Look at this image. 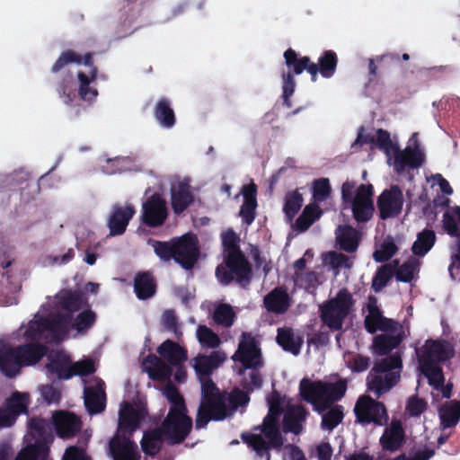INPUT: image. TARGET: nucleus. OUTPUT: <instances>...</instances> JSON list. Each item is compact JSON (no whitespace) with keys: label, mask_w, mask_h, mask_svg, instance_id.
Instances as JSON below:
<instances>
[{"label":"nucleus","mask_w":460,"mask_h":460,"mask_svg":"<svg viewBox=\"0 0 460 460\" xmlns=\"http://www.w3.org/2000/svg\"><path fill=\"white\" fill-rule=\"evenodd\" d=\"M153 0H122V13L119 17L121 29L118 30V38L126 37L132 31H128L131 24L139 17L143 7Z\"/></svg>","instance_id":"21"},{"label":"nucleus","mask_w":460,"mask_h":460,"mask_svg":"<svg viewBox=\"0 0 460 460\" xmlns=\"http://www.w3.org/2000/svg\"><path fill=\"white\" fill-rule=\"evenodd\" d=\"M93 54L84 56L72 49L63 51L51 66V74L57 84L56 90L64 103L70 105L78 96L82 101L92 102L98 91L92 86L98 75L93 65Z\"/></svg>","instance_id":"1"},{"label":"nucleus","mask_w":460,"mask_h":460,"mask_svg":"<svg viewBox=\"0 0 460 460\" xmlns=\"http://www.w3.org/2000/svg\"><path fill=\"white\" fill-rule=\"evenodd\" d=\"M164 440L165 435L158 427L145 431L141 440L143 452L148 456H155L162 449Z\"/></svg>","instance_id":"40"},{"label":"nucleus","mask_w":460,"mask_h":460,"mask_svg":"<svg viewBox=\"0 0 460 460\" xmlns=\"http://www.w3.org/2000/svg\"><path fill=\"white\" fill-rule=\"evenodd\" d=\"M262 432L261 434L243 433L242 440L252 448L256 456L265 460H270V449L280 450L283 444V437L279 431V428L258 426L254 428Z\"/></svg>","instance_id":"10"},{"label":"nucleus","mask_w":460,"mask_h":460,"mask_svg":"<svg viewBox=\"0 0 460 460\" xmlns=\"http://www.w3.org/2000/svg\"><path fill=\"white\" fill-rule=\"evenodd\" d=\"M51 420H53V427L55 434L62 439H69L82 429V420L74 412L58 410L52 413Z\"/></svg>","instance_id":"18"},{"label":"nucleus","mask_w":460,"mask_h":460,"mask_svg":"<svg viewBox=\"0 0 460 460\" xmlns=\"http://www.w3.org/2000/svg\"><path fill=\"white\" fill-rule=\"evenodd\" d=\"M164 394L169 402V411L158 428L165 435L168 445H179L190 434L193 421L188 415L185 400L176 386H167Z\"/></svg>","instance_id":"3"},{"label":"nucleus","mask_w":460,"mask_h":460,"mask_svg":"<svg viewBox=\"0 0 460 460\" xmlns=\"http://www.w3.org/2000/svg\"><path fill=\"white\" fill-rule=\"evenodd\" d=\"M146 413L145 409H136L131 404L125 402L119 411L117 432L133 436V433L138 429L141 420L145 419Z\"/></svg>","instance_id":"23"},{"label":"nucleus","mask_w":460,"mask_h":460,"mask_svg":"<svg viewBox=\"0 0 460 460\" xmlns=\"http://www.w3.org/2000/svg\"><path fill=\"white\" fill-rule=\"evenodd\" d=\"M156 350L170 365H181L188 358L187 349L172 340L164 341Z\"/></svg>","instance_id":"36"},{"label":"nucleus","mask_w":460,"mask_h":460,"mask_svg":"<svg viewBox=\"0 0 460 460\" xmlns=\"http://www.w3.org/2000/svg\"><path fill=\"white\" fill-rule=\"evenodd\" d=\"M57 303L66 314H71L72 315L73 313L84 307V304L86 306H89L80 291L71 289H62L57 295Z\"/></svg>","instance_id":"34"},{"label":"nucleus","mask_w":460,"mask_h":460,"mask_svg":"<svg viewBox=\"0 0 460 460\" xmlns=\"http://www.w3.org/2000/svg\"><path fill=\"white\" fill-rule=\"evenodd\" d=\"M402 364L401 357L394 353L376 358V396L388 392L400 380Z\"/></svg>","instance_id":"11"},{"label":"nucleus","mask_w":460,"mask_h":460,"mask_svg":"<svg viewBox=\"0 0 460 460\" xmlns=\"http://www.w3.org/2000/svg\"><path fill=\"white\" fill-rule=\"evenodd\" d=\"M418 260L411 258L400 267L397 266V269L395 270V277L399 281L410 282L418 271Z\"/></svg>","instance_id":"55"},{"label":"nucleus","mask_w":460,"mask_h":460,"mask_svg":"<svg viewBox=\"0 0 460 460\" xmlns=\"http://www.w3.org/2000/svg\"><path fill=\"white\" fill-rule=\"evenodd\" d=\"M112 460H140V453L132 436L116 432L109 442Z\"/></svg>","instance_id":"17"},{"label":"nucleus","mask_w":460,"mask_h":460,"mask_svg":"<svg viewBox=\"0 0 460 460\" xmlns=\"http://www.w3.org/2000/svg\"><path fill=\"white\" fill-rule=\"evenodd\" d=\"M30 403L29 394L13 392L0 408V429L13 426L21 414H27Z\"/></svg>","instance_id":"15"},{"label":"nucleus","mask_w":460,"mask_h":460,"mask_svg":"<svg viewBox=\"0 0 460 460\" xmlns=\"http://www.w3.org/2000/svg\"><path fill=\"white\" fill-rule=\"evenodd\" d=\"M97 314L91 308H86L80 312L75 318L72 320L71 328L80 334H86L94 325Z\"/></svg>","instance_id":"45"},{"label":"nucleus","mask_w":460,"mask_h":460,"mask_svg":"<svg viewBox=\"0 0 460 460\" xmlns=\"http://www.w3.org/2000/svg\"><path fill=\"white\" fill-rule=\"evenodd\" d=\"M372 184H360L357 187L355 181H346L341 186L343 208H351L353 217L358 223H365L372 217Z\"/></svg>","instance_id":"7"},{"label":"nucleus","mask_w":460,"mask_h":460,"mask_svg":"<svg viewBox=\"0 0 460 460\" xmlns=\"http://www.w3.org/2000/svg\"><path fill=\"white\" fill-rule=\"evenodd\" d=\"M252 371L249 378H244L241 382V385L247 393H252L255 389H260L262 386V376L258 370L259 368H250Z\"/></svg>","instance_id":"61"},{"label":"nucleus","mask_w":460,"mask_h":460,"mask_svg":"<svg viewBox=\"0 0 460 460\" xmlns=\"http://www.w3.org/2000/svg\"><path fill=\"white\" fill-rule=\"evenodd\" d=\"M399 261L394 260L381 266L376 272V292L386 286L388 281L395 275Z\"/></svg>","instance_id":"50"},{"label":"nucleus","mask_w":460,"mask_h":460,"mask_svg":"<svg viewBox=\"0 0 460 460\" xmlns=\"http://www.w3.org/2000/svg\"><path fill=\"white\" fill-rule=\"evenodd\" d=\"M263 304L268 312L277 314L286 313L290 307V296L282 287H277L263 298Z\"/></svg>","instance_id":"31"},{"label":"nucleus","mask_w":460,"mask_h":460,"mask_svg":"<svg viewBox=\"0 0 460 460\" xmlns=\"http://www.w3.org/2000/svg\"><path fill=\"white\" fill-rule=\"evenodd\" d=\"M22 365L13 347H9L0 352V371L9 378H13L21 373Z\"/></svg>","instance_id":"38"},{"label":"nucleus","mask_w":460,"mask_h":460,"mask_svg":"<svg viewBox=\"0 0 460 460\" xmlns=\"http://www.w3.org/2000/svg\"><path fill=\"white\" fill-rule=\"evenodd\" d=\"M347 391L346 380L341 379L334 383L323 382L321 380L311 381L303 378L299 384V393L304 401L311 403L314 410L323 414L321 428L332 431L344 418L343 406L332 404L340 401Z\"/></svg>","instance_id":"2"},{"label":"nucleus","mask_w":460,"mask_h":460,"mask_svg":"<svg viewBox=\"0 0 460 460\" xmlns=\"http://www.w3.org/2000/svg\"><path fill=\"white\" fill-rule=\"evenodd\" d=\"M193 360V367L201 382L202 380L210 378L213 370L217 368L226 360V354L216 350L211 352L208 356L198 355Z\"/></svg>","instance_id":"26"},{"label":"nucleus","mask_w":460,"mask_h":460,"mask_svg":"<svg viewBox=\"0 0 460 460\" xmlns=\"http://www.w3.org/2000/svg\"><path fill=\"white\" fill-rule=\"evenodd\" d=\"M168 217L166 201L158 193L151 195L142 205L141 222L148 227L164 225Z\"/></svg>","instance_id":"16"},{"label":"nucleus","mask_w":460,"mask_h":460,"mask_svg":"<svg viewBox=\"0 0 460 460\" xmlns=\"http://www.w3.org/2000/svg\"><path fill=\"white\" fill-rule=\"evenodd\" d=\"M28 430L35 440H41L53 443L54 427L53 420L39 416H33L28 420Z\"/></svg>","instance_id":"33"},{"label":"nucleus","mask_w":460,"mask_h":460,"mask_svg":"<svg viewBox=\"0 0 460 460\" xmlns=\"http://www.w3.org/2000/svg\"><path fill=\"white\" fill-rule=\"evenodd\" d=\"M354 413L358 423L374 422V399L369 395L359 396L354 407Z\"/></svg>","instance_id":"41"},{"label":"nucleus","mask_w":460,"mask_h":460,"mask_svg":"<svg viewBox=\"0 0 460 460\" xmlns=\"http://www.w3.org/2000/svg\"><path fill=\"white\" fill-rule=\"evenodd\" d=\"M377 204L382 219L396 217L401 213L403 205L402 190L395 185L385 190L378 197Z\"/></svg>","instance_id":"19"},{"label":"nucleus","mask_w":460,"mask_h":460,"mask_svg":"<svg viewBox=\"0 0 460 460\" xmlns=\"http://www.w3.org/2000/svg\"><path fill=\"white\" fill-rule=\"evenodd\" d=\"M337 243L340 249L347 252H355L358 246V232L350 226H340Z\"/></svg>","instance_id":"43"},{"label":"nucleus","mask_w":460,"mask_h":460,"mask_svg":"<svg viewBox=\"0 0 460 460\" xmlns=\"http://www.w3.org/2000/svg\"><path fill=\"white\" fill-rule=\"evenodd\" d=\"M242 194L243 196V202L241 206L239 215L243 223L251 225L256 217L257 208V186L256 184H245L242 188Z\"/></svg>","instance_id":"30"},{"label":"nucleus","mask_w":460,"mask_h":460,"mask_svg":"<svg viewBox=\"0 0 460 460\" xmlns=\"http://www.w3.org/2000/svg\"><path fill=\"white\" fill-rule=\"evenodd\" d=\"M232 359L241 364L236 371L239 376L244 375L248 368L263 367L260 345L251 332H243L238 348L232 356Z\"/></svg>","instance_id":"13"},{"label":"nucleus","mask_w":460,"mask_h":460,"mask_svg":"<svg viewBox=\"0 0 460 460\" xmlns=\"http://www.w3.org/2000/svg\"><path fill=\"white\" fill-rule=\"evenodd\" d=\"M155 255L164 262L174 261V238L170 241H159L150 239Z\"/></svg>","instance_id":"48"},{"label":"nucleus","mask_w":460,"mask_h":460,"mask_svg":"<svg viewBox=\"0 0 460 460\" xmlns=\"http://www.w3.org/2000/svg\"><path fill=\"white\" fill-rule=\"evenodd\" d=\"M174 261L182 269L192 270L199 258V247L195 234H185L174 238Z\"/></svg>","instance_id":"14"},{"label":"nucleus","mask_w":460,"mask_h":460,"mask_svg":"<svg viewBox=\"0 0 460 460\" xmlns=\"http://www.w3.org/2000/svg\"><path fill=\"white\" fill-rule=\"evenodd\" d=\"M404 432L402 424L398 420H393L391 425L385 429L380 438V444L383 449L394 452L398 450L403 442Z\"/></svg>","instance_id":"35"},{"label":"nucleus","mask_w":460,"mask_h":460,"mask_svg":"<svg viewBox=\"0 0 460 460\" xmlns=\"http://www.w3.org/2000/svg\"><path fill=\"white\" fill-rule=\"evenodd\" d=\"M249 394L245 390H240L239 388H234L231 393H227L226 403L229 409V415L239 407L248 404L250 401Z\"/></svg>","instance_id":"52"},{"label":"nucleus","mask_w":460,"mask_h":460,"mask_svg":"<svg viewBox=\"0 0 460 460\" xmlns=\"http://www.w3.org/2000/svg\"><path fill=\"white\" fill-rule=\"evenodd\" d=\"M136 214L133 205H114L108 219L111 235H121L125 233L130 219Z\"/></svg>","instance_id":"22"},{"label":"nucleus","mask_w":460,"mask_h":460,"mask_svg":"<svg viewBox=\"0 0 460 460\" xmlns=\"http://www.w3.org/2000/svg\"><path fill=\"white\" fill-rule=\"evenodd\" d=\"M162 324L166 331L172 332L176 339H181L182 332L173 310L168 309L163 313Z\"/></svg>","instance_id":"57"},{"label":"nucleus","mask_w":460,"mask_h":460,"mask_svg":"<svg viewBox=\"0 0 460 460\" xmlns=\"http://www.w3.org/2000/svg\"><path fill=\"white\" fill-rule=\"evenodd\" d=\"M94 363L92 358H87L73 363V376H86L95 372Z\"/></svg>","instance_id":"62"},{"label":"nucleus","mask_w":460,"mask_h":460,"mask_svg":"<svg viewBox=\"0 0 460 460\" xmlns=\"http://www.w3.org/2000/svg\"><path fill=\"white\" fill-rule=\"evenodd\" d=\"M376 148L386 156V162L397 173L404 172L406 168H419L423 163V154L417 144V133H414L409 145L401 150L397 137H392L385 129L376 130Z\"/></svg>","instance_id":"4"},{"label":"nucleus","mask_w":460,"mask_h":460,"mask_svg":"<svg viewBox=\"0 0 460 460\" xmlns=\"http://www.w3.org/2000/svg\"><path fill=\"white\" fill-rule=\"evenodd\" d=\"M353 305L352 295L347 288H341L335 297L325 301L319 306L321 322L332 331H340Z\"/></svg>","instance_id":"8"},{"label":"nucleus","mask_w":460,"mask_h":460,"mask_svg":"<svg viewBox=\"0 0 460 460\" xmlns=\"http://www.w3.org/2000/svg\"><path fill=\"white\" fill-rule=\"evenodd\" d=\"M439 416L444 429L456 425L460 420V402H451L442 407Z\"/></svg>","instance_id":"47"},{"label":"nucleus","mask_w":460,"mask_h":460,"mask_svg":"<svg viewBox=\"0 0 460 460\" xmlns=\"http://www.w3.org/2000/svg\"><path fill=\"white\" fill-rule=\"evenodd\" d=\"M308 414L306 408L302 404L288 406L283 417V432L295 435L301 434L304 429L303 423L305 421Z\"/></svg>","instance_id":"25"},{"label":"nucleus","mask_w":460,"mask_h":460,"mask_svg":"<svg viewBox=\"0 0 460 460\" xmlns=\"http://www.w3.org/2000/svg\"><path fill=\"white\" fill-rule=\"evenodd\" d=\"M154 116L160 126L164 128H171L176 123V117L171 101L165 97L157 101L154 108Z\"/></svg>","instance_id":"39"},{"label":"nucleus","mask_w":460,"mask_h":460,"mask_svg":"<svg viewBox=\"0 0 460 460\" xmlns=\"http://www.w3.org/2000/svg\"><path fill=\"white\" fill-rule=\"evenodd\" d=\"M436 234L434 231L425 229L420 232L413 243L411 250L415 255L424 256L434 245Z\"/></svg>","instance_id":"46"},{"label":"nucleus","mask_w":460,"mask_h":460,"mask_svg":"<svg viewBox=\"0 0 460 460\" xmlns=\"http://www.w3.org/2000/svg\"><path fill=\"white\" fill-rule=\"evenodd\" d=\"M454 355L452 347L446 342L428 341L420 356V365L422 373L428 378L429 384L436 390L442 392L444 397L451 394L452 385H444L445 378L440 363Z\"/></svg>","instance_id":"5"},{"label":"nucleus","mask_w":460,"mask_h":460,"mask_svg":"<svg viewBox=\"0 0 460 460\" xmlns=\"http://www.w3.org/2000/svg\"><path fill=\"white\" fill-rule=\"evenodd\" d=\"M104 382L95 379V385L84 388V405L91 414H97L105 409Z\"/></svg>","instance_id":"27"},{"label":"nucleus","mask_w":460,"mask_h":460,"mask_svg":"<svg viewBox=\"0 0 460 460\" xmlns=\"http://www.w3.org/2000/svg\"><path fill=\"white\" fill-rule=\"evenodd\" d=\"M214 321L224 327H230L234 324L235 314L228 304L219 305L213 315Z\"/></svg>","instance_id":"54"},{"label":"nucleus","mask_w":460,"mask_h":460,"mask_svg":"<svg viewBox=\"0 0 460 460\" xmlns=\"http://www.w3.org/2000/svg\"><path fill=\"white\" fill-rule=\"evenodd\" d=\"M62 460H91V457L84 447L70 446L65 450Z\"/></svg>","instance_id":"64"},{"label":"nucleus","mask_w":460,"mask_h":460,"mask_svg":"<svg viewBox=\"0 0 460 460\" xmlns=\"http://www.w3.org/2000/svg\"><path fill=\"white\" fill-rule=\"evenodd\" d=\"M318 73L324 78H331L336 72L338 57L333 50H324L318 58Z\"/></svg>","instance_id":"44"},{"label":"nucleus","mask_w":460,"mask_h":460,"mask_svg":"<svg viewBox=\"0 0 460 460\" xmlns=\"http://www.w3.org/2000/svg\"><path fill=\"white\" fill-rule=\"evenodd\" d=\"M197 337L203 346L211 349L217 348L221 342L218 335L206 325H199L198 327Z\"/></svg>","instance_id":"56"},{"label":"nucleus","mask_w":460,"mask_h":460,"mask_svg":"<svg viewBox=\"0 0 460 460\" xmlns=\"http://www.w3.org/2000/svg\"><path fill=\"white\" fill-rule=\"evenodd\" d=\"M22 367L34 366L47 354L48 348L40 343L30 342L13 347Z\"/></svg>","instance_id":"28"},{"label":"nucleus","mask_w":460,"mask_h":460,"mask_svg":"<svg viewBox=\"0 0 460 460\" xmlns=\"http://www.w3.org/2000/svg\"><path fill=\"white\" fill-rule=\"evenodd\" d=\"M194 201L190 186L185 181H179L171 188V205L175 215H181Z\"/></svg>","instance_id":"29"},{"label":"nucleus","mask_w":460,"mask_h":460,"mask_svg":"<svg viewBox=\"0 0 460 460\" xmlns=\"http://www.w3.org/2000/svg\"><path fill=\"white\" fill-rule=\"evenodd\" d=\"M134 292L139 300L153 297L157 289V284L152 272L139 271L134 277Z\"/></svg>","instance_id":"32"},{"label":"nucleus","mask_w":460,"mask_h":460,"mask_svg":"<svg viewBox=\"0 0 460 460\" xmlns=\"http://www.w3.org/2000/svg\"><path fill=\"white\" fill-rule=\"evenodd\" d=\"M377 330L384 333L376 336V353L385 355L400 344L402 326L393 319L385 317L376 305V332Z\"/></svg>","instance_id":"12"},{"label":"nucleus","mask_w":460,"mask_h":460,"mask_svg":"<svg viewBox=\"0 0 460 460\" xmlns=\"http://www.w3.org/2000/svg\"><path fill=\"white\" fill-rule=\"evenodd\" d=\"M398 251V246L394 237L388 235L376 249V261H389Z\"/></svg>","instance_id":"51"},{"label":"nucleus","mask_w":460,"mask_h":460,"mask_svg":"<svg viewBox=\"0 0 460 460\" xmlns=\"http://www.w3.org/2000/svg\"><path fill=\"white\" fill-rule=\"evenodd\" d=\"M239 237L233 229H228L222 234V245L224 249V256L229 253L241 252L238 244Z\"/></svg>","instance_id":"59"},{"label":"nucleus","mask_w":460,"mask_h":460,"mask_svg":"<svg viewBox=\"0 0 460 460\" xmlns=\"http://www.w3.org/2000/svg\"><path fill=\"white\" fill-rule=\"evenodd\" d=\"M73 315L71 314H57L51 319H48L49 331L66 334L71 327Z\"/></svg>","instance_id":"49"},{"label":"nucleus","mask_w":460,"mask_h":460,"mask_svg":"<svg viewBox=\"0 0 460 460\" xmlns=\"http://www.w3.org/2000/svg\"><path fill=\"white\" fill-rule=\"evenodd\" d=\"M226 395L211 378L201 381V401L195 420L197 429L207 428L210 420L221 421L229 416Z\"/></svg>","instance_id":"6"},{"label":"nucleus","mask_w":460,"mask_h":460,"mask_svg":"<svg viewBox=\"0 0 460 460\" xmlns=\"http://www.w3.org/2000/svg\"><path fill=\"white\" fill-rule=\"evenodd\" d=\"M302 205V195L297 190H294L286 195L283 211L289 219H292L298 213Z\"/></svg>","instance_id":"53"},{"label":"nucleus","mask_w":460,"mask_h":460,"mask_svg":"<svg viewBox=\"0 0 460 460\" xmlns=\"http://www.w3.org/2000/svg\"><path fill=\"white\" fill-rule=\"evenodd\" d=\"M45 368L49 376H54L58 380H68L73 377L72 358L63 351L49 354Z\"/></svg>","instance_id":"20"},{"label":"nucleus","mask_w":460,"mask_h":460,"mask_svg":"<svg viewBox=\"0 0 460 460\" xmlns=\"http://www.w3.org/2000/svg\"><path fill=\"white\" fill-rule=\"evenodd\" d=\"M216 276L223 285H229L235 280L240 286H247L252 278V265L243 252L224 256L223 263L216 269Z\"/></svg>","instance_id":"9"},{"label":"nucleus","mask_w":460,"mask_h":460,"mask_svg":"<svg viewBox=\"0 0 460 460\" xmlns=\"http://www.w3.org/2000/svg\"><path fill=\"white\" fill-rule=\"evenodd\" d=\"M323 211L316 203L305 206L302 214L296 220V228L299 232L306 231L317 219L321 217Z\"/></svg>","instance_id":"42"},{"label":"nucleus","mask_w":460,"mask_h":460,"mask_svg":"<svg viewBox=\"0 0 460 460\" xmlns=\"http://www.w3.org/2000/svg\"><path fill=\"white\" fill-rule=\"evenodd\" d=\"M47 322V318L30 322L25 331L26 338L31 341L39 339L45 331H49Z\"/></svg>","instance_id":"60"},{"label":"nucleus","mask_w":460,"mask_h":460,"mask_svg":"<svg viewBox=\"0 0 460 460\" xmlns=\"http://www.w3.org/2000/svg\"><path fill=\"white\" fill-rule=\"evenodd\" d=\"M283 57L286 66L293 75H300L306 70L310 74L311 80L313 82L317 80V65L316 63L312 62L309 57H299L298 54L291 48L288 49L284 52Z\"/></svg>","instance_id":"24"},{"label":"nucleus","mask_w":460,"mask_h":460,"mask_svg":"<svg viewBox=\"0 0 460 460\" xmlns=\"http://www.w3.org/2000/svg\"><path fill=\"white\" fill-rule=\"evenodd\" d=\"M51 442L35 440L34 444L27 447L28 450L33 456L34 460H44L49 454Z\"/></svg>","instance_id":"63"},{"label":"nucleus","mask_w":460,"mask_h":460,"mask_svg":"<svg viewBox=\"0 0 460 460\" xmlns=\"http://www.w3.org/2000/svg\"><path fill=\"white\" fill-rule=\"evenodd\" d=\"M332 191L330 181L327 178L314 180L313 182V198L316 202L327 199Z\"/></svg>","instance_id":"58"},{"label":"nucleus","mask_w":460,"mask_h":460,"mask_svg":"<svg viewBox=\"0 0 460 460\" xmlns=\"http://www.w3.org/2000/svg\"><path fill=\"white\" fill-rule=\"evenodd\" d=\"M276 341L285 351L294 356L299 355L304 343L303 337L295 335L291 328H279Z\"/></svg>","instance_id":"37"}]
</instances>
